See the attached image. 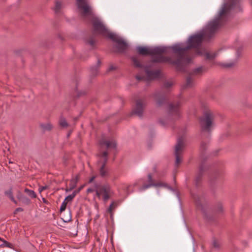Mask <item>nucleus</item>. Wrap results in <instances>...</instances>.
I'll return each mask as SVG.
<instances>
[{"label": "nucleus", "mask_w": 252, "mask_h": 252, "mask_svg": "<svg viewBox=\"0 0 252 252\" xmlns=\"http://www.w3.org/2000/svg\"><path fill=\"white\" fill-rule=\"evenodd\" d=\"M241 10V0H228L222 4L214 19L202 30L190 36L186 42L175 44L171 47H151L150 55L153 56V61L174 64L179 70L184 71V65L189 63L191 60L186 52L191 48L200 46L203 39L209 40L233 13Z\"/></svg>", "instance_id": "obj_1"}, {"label": "nucleus", "mask_w": 252, "mask_h": 252, "mask_svg": "<svg viewBox=\"0 0 252 252\" xmlns=\"http://www.w3.org/2000/svg\"><path fill=\"white\" fill-rule=\"evenodd\" d=\"M76 4L81 16L92 22L94 32L107 36L114 41L116 43V47L119 52L123 53L126 51L128 47L127 43L117 34L109 32L102 20L95 14L92 7L86 0H76Z\"/></svg>", "instance_id": "obj_2"}, {"label": "nucleus", "mask_w": 252, "mask_h": 252, "mask_svg": "<svg viewBox=\"0 0 252 252\" xmlns=\"http://www.w3.org/2000/svg\"><path fill=\"white\" fill-rule=\"evenodd\" d=\"M208 70V67L200 65L191 69L187 73L186 81L183 87L184 89L191 88L197 83V80Z\"/></svg>", "instance_id": "obj_3"}, {"label": "nucleus", "mask_w": 252, "mask_h": 252, "mask_svg": "<svg viewBox=\"0 0 252 252\" xmlns=\"http://www.w3.org/2000/svg\"><path fill=\"white\" fill-rule=\"evenodd\" d=\"M190 193L198 209L203 213L205 218L208 221L215 220V216L207 212L208 204L205 197L203 195H199L198 193L195 192L193 190L191 189Z\"/></svg>", "instance_id": "obj_4"}, {"label": "nucleus", "mask_w": 252, "mask_h": 252, "mask_svg": "<svg viewBox=\"0 0 252 252\" xmlns=\"http://www.w3.org/2000/svg\"><path fill=\"white\" fill-rule=\"evenodd\" d=\"M213 118V114L210 111L205 112L203 116L200 118V123L202 137L209 138L213 125L212 121Z\"/></svg>", "instance_id": "obj_5"}, {"label": "nucleus", "mask_w": 252, "mask_h": 252, "mask_svg": "<svg viewBox=\"0 0 252 252\" xmlns=\"http://www.w3.org/2000/svg\"><path fill=\"white\" fill-rule=\"evenodd\" d=\"M173 84L174 83L171 81H165L163 83L160 90L156 92L154 94L153 96L158 106H161L164 104L166 101V93L169 91L170 88Z\"/></svg>", "instance_id": "obj_6"}, {"label": "nucleus", "mask_w": 252, "mask_h": 252, "mask_svg": "<svg viewBox=\"0 0 252 252\" xmlns=\"http://www.w3.org/2000/svg\"><path fill=\"white\" fill-rule=\"evenodd\" d=\"M133 64L135 67L140 68H143L145 72L146 79L148 80H153L158 78L160 75L159 70H152L148 66H144L138 60L137 57H132L131 58Z\"/></svg>", "instance_id": "obj_7"}, {"label": "nucleus", "mask_w": 252, "mask_h": 252, "mask_svg": "<svg viewBox=\"0 0 252 252\" xmlns=\"http://www.w3.org/2000/svg\"><path fill=\"white\" fill-rule=\"evenodd\" d=\"M148 181L149 182H150V183H149V184L145 185L143 186H142V187H141L140 188H139V191H142L143 190H145V189H148L149 188H150L151 187H164L165 188H166L169 190H170L176 195V196L177 197V198L178 200L180 205H181V199L180 197L179 193L178 191H177L175 189H174L173 188H172L171 187L168 186L167 184H165V183H152V177L150 174H148Z\"/></svg>", "instance_id": "obj_8"}, {"label": "nucleus", "mask_w": 252, "mask_h": 252, "mask_svg": "<svg viewBox=\"0 0 252 252\" xmlns=\"http://www.w3.org/2000/svg\"><path fill=\"white\" fill-rule=\"evenodd\" d=\"M95 193L96 196L100 198L101 195L104 201H107L110 197V195L113 193L111 186L108 184H105L100 186L99 188L97 184L95 185Z\"/></svg>", "instance_id": "obj_9"}, {"label": "nucleus", "mask_w": 252, "mask_h": 252, "mask_svg": "<svg viewBox=\"0 0 252 252\" xmlns=\"http://www.w3.org/2000/svg\"><path fill=\"white\" fill-rule=\"evenodd\" d=\"M185 148V139L181 137L178 139L175 146V165L178 166L182 161V155Z\"/></svg>", "instance_id": "obj_10"}, {"label": "nucleus", "mask_w": 252, "mask_h": 252, "mask_svg": "<svg viewBox=\"0 0 252 252\" xmlns=\"http://www.w3.org/2000/svg\"><path fill=\"white\" fill-rule=\"evenodd\" d=\"M180 101H178L175 104L170 103L168 109V116L171 120H175L180 117L181 114L179 110Z\"/></svg>", "instance_id": "obj_11"}, {"label": "nucleus", "mask_w": 252, "mask_h": 252, "mask_svg": "<svg viewBox=\"0 0 252 252\" xmlns=\"http://www.w3.org/2000/svg\"><path fill=\"white\" fill-rule=\"evenodd\" d=\"M99 160V162H102V164L99 167V173L101 177H104L108 175V170L105 168V165L108 160V153L107 151L100 153L98 155Z\"/></svg>", "instance_id": "obj_12"}, {"label": "nucleus", "mask_w": 252, "mask_h": 252, "mask_svg": "<svg viewBox=\"0 0 252 252\" xmlns=\"http://www.w3.org/2000/svg\"><path fill=\"white\" fill-rule=\"evenodd\" d=\"M147 100L145 98H140L136 100L133 112L139 117L143 116V110L146 105Z\"/></svg>", "instance_id": "obj_13"}, {"label": "nucleus", "mask_w": 252, "mask_h": 252, "mask_svg": "<svg viewBox=\"0 0 252 252\" xmlns=\"http://www.w3.org/2000/svg\"><path fill=\"white\" fill-rule=\"evenodd\" d=\"M99 145L102 148L103 146H106L107 148H115L116 143L113 139L106 140L104 138L100 139Z\"/></svg>", "instance_id": "obj_14"}, {"label": "nucleus", "mask_w": 252, "mask_h": 252, "mask_svg": "<svg viewBox=\"0 0 252 252\" xmlns=\"http://www.w3.org/2000/svg\"><path fill=\"white\" fill-rule=\"evenodd\" d=\"M64 3L63 1L57 0L55 2V6L53 10L56 14H60L61 13L62 9L64 7Z\"/></svg>", "instance_id": "obj_15"}, {"label": "nucleus", "mask_w": 252, "mask_h": 252, "mask_svg": "<svg viewBox=\"0 0 252 252\" xmlns=\"http://www.w3.org/2000/svg\"><path fill=\"white\" fill-rule=\"evenodd\" d=\"M101 64L100 60H98L97 63L94 65L90 67V72L91 76L94 77L98 73V68Z\"/></svg>", "instance_id": "obj_16"}, {"label": "nucleus", "mask_w": 252, "mask_h": 252, "mask_svg": "<svg viewBox=\"0 0 252 252\" xmlns=\"http://www.w3.org/2000/svg\"><path fill=\"white\" fill-rule=\"evenodd\" d=\"M150 47H141V46H137L136 49L138 52V53L141 55H150Z\"/></svg>", "instance_id": "obj_17"}, {"label": "nucleus", "mask_w": 252, "mask_h": 252, "mask_svg": "<svg viewBox=\"0 0 252 252\" xmlns=\"http://www.w3.org/2000/svg\"><path fill=\"white\" fill-rule=\"evenodd\" d=\"M203 171H204V167L203 165H201L199 167V172L195 179L194 184H195V187L196 188H197L199 186V184L201 180V178L202 176Z\"/></svg>", "instance_id": "obj_18"}, {"label": "nucleus", "mask_w": 252, "mask_h": 252, "mask_svg": "<svg viewBox=\"0 0 252 252\" xmlns=\"http://www.w3.org/2000/svg\"><path fill=\"white\" fill-rule=\"evenodd\" d=\"M17 197L20 201L25 204H29L31 202V200L27 196L23 194L21 192H18Z\"/></svg>", "instance_id": "obj_19"}, {"label": "nucleus", "mask_w": 252, "mask_h": 252, "mask_svg": "<svg viewBox=\"0 0 252 252\" xmlns=\"http://www.w3.org/2000/svg\"><path fill=\"white\" fill-rule=\"evenodd\" d=\"M207 147V142L206 141H202L200 145V157L201 158H204L205 155V151Z\"/></svg>", "instance_id": "obj_20"}, {"label": "nucleus", "mask_w": 252, "mask_h": 252, "mask_svg": "<svg viewBox=\"0 0 252 252\" xmlns=\"http://www.w3.org/2000/svg\"><path fill=\"white\" fill-rule=\"evenodd\" d=\"M40 126L44 131H50L53 128L52 124L49 123H41L40 124Z\"/></svg>", "instance_id": "obj_21"}, {"label": "nucleus", "mask_w": 252, "mask_h": 252, "mask_svg": "<svg viewBox=\"0 0 252 252\" xmlns=\"http://www.w3.org/2000/svg\"><path fill=\"white\" fill-rule=\"evenodd\" d=\"M205 56L206 58L208 60H213L218 56V52L215 53H209L205 52Z\"/></svg>", "instance_id": "obj_22"}, {"label": "nucleus", "mask_w": 252, "mask_h": 252, "mask_svg": "<svg viewBox=\"0 0 252 252\" xmlns=\"http://www.w3.org/2000/svg\"><path fill=\"white\" fill-rule=\"evenodd\" d=\"M4 194L7 195L12 201H13L14 203L17 204V201L13 196L11 189H9L5 191Z\"/></svg>", "instance_id": "obj_23"}, {"label": "nucleus", "mask_w": 252, "mask_h": 252, "mask_svg": "<svg viewBox=\"0 0 252 252\" xmlns=\"http://www.w3.org/2000/svg\"><path fill=\"white\" fill-rule=\"evenodd\" d=\"M0 241H1L2 243L0 244V247H7L9 248H12V244L8 243L4 239L0 238Z\"/></svg>", "instance_id": "obj_24"}, {"label": "nucleus", "mask_w": 252, "mask_h": 252, "mask_svg": "<svg viewBox=\"0 0 252 252\" xmlns=\"http://www.w3.org/2000/svg\"><path fill=\"white\" fill-rule=\"evenodd\" d=\"M25 192L27 193V194L32 198H34L36 197V193L32 190H31L28 189H25Z\"/></svg>", "instance_id": "obj_25"}, {"label": "nucleus", "mask_w": 252, "mask_h": 252, "mask_svg": "<svg viewBox=\"0 0 252 252\" xmlns=\"http://www.w3.org/2000/svg\"><path fill=\"white\" fill-rule=\"evenodd\" d=\"M59 124L61 126L63 127H66L68 126L67 122L63 117H61L59 120Z\"/></svg>", "instance_id": "obj_26"}, {"label": "nucleus", "mask_w": 252, "mask_h": 252, "mask_svg": "<svg viewBox=\"0 0 252 252\" xmlns=\"http://www.w3.org/2000/svg\"><path fill=\"white\" fill-rule=\"evenodd\" d=\"M76 193H77V191H74L72 194L67 196L65 198V200H67V201H71L73 199V198L75 196V195H76Z\"/></svg>", "instance_id": "obj_27"}, {"label": "nucleus", "mask_w": 252, "mask_h": 252, "mask_svg": "<svg viewBox=\"0 0 252 252\" xmlns=\"http://www.w3.org/2000/svg\"><path fill=\"white\" fill-rule=\"evenodd\" d=\"M235 63H236V61H235L234 62H231L229 63H223L222 65L223 66H224L225 67L229 68V67L233 66L235 64Z\"/></svg>", "instance_id": "obj_28"}, {"label": "nucleus", "mask_w": 252, "mask_h": 252, "mask_svg": "<svg viewBox=\"0 0 252 252\" xmlns=\"http://www.w3.org/2000/svg\"><path fill=\"white\" fill-rule=\"evenodd\" d=\"M65 200L64 199V200L63 202L61 207H60V211L61 212L64 211L66 208V204H67V203L65 202Z\"/></svg>", "instance_id": "obj_29"}, {"label": "nucleus", "mask_w": 252, "mask_h": 252, "mask_svg": "<svg viewBox=\"0 0 252 252\" xmlns=\"http://www.w3.org/2000/svg\"><path fill=\"white\" fill-rule=\"evenodd\" d=\"M87 43L92 47H94L95 43V40L94 38H91L87 41Z\"/></svg>", "instance_id": "obj_30"}, {"label": "nucleus", "mask_w": 252, "mask_h": 252, "mask_svg": "<svg viewBox=\"0 0 252 252\" xmlns=\"http://www.w3.org/2000/svg\"><path fill=\"white\" fill-rule=\"evenodd\" d=\"M115 204V202L113 201L112 202L110 205H109V207L107 208V212L109 213H111L112 212V208H113V207L114 206V205Z\"/></svg>", "instance_id": "obj_31"}, {"label": "nucleus", "mask_w": 252, "mask_h": 252, "mask_svg": "<svg viewBox=\"0 0 252 252\" xmlns=\"http://www.w3.org/2000/svg\"><path fill=\"white\" fill-rule=\"evenodd\" d=\"M222 210H223V209H222V206L221 204V203H219L218 204L217 211L218 213H220V212H221L222 211Z\"/></svg>", "instance_id": "obj_32"}, {"label": "nucleus", "mask_w": 252, "mask_h": 252, "mask_svg": "<svg viewBox=\"0 0 252 252\" xmlns=\"http://www.w3.org/2000/svg\"><path fill=\"white\" fill-rule=\"evenodd\" d=\"M47 189V186H40V187H39V188L38 189V191L40 193V192H41L42 191H43V190H45Z\"/></svg>", "instance_id": "obj_33"}, {"label": "nucleus", "mask_w": 252, "mask_h": 252, "mask_svg": "<svg viewBox=\"0 0 252 252\" xmlns=\"http://www.w3.org/2000/svg\"><path fill=\"white\" fill-rule=\"evenodd\" d=\"M213 246L216 248L218 249L219 248V244L216 240L213 241Z\"/></svg>", "instance_id": "obj_34"}, {"label": "nucleus", "mask_w": 252, "mask_h": 252, "mask_svg": "<svg viewBox=\"0 0 252 252\" xmlns=\"http://www.w3.org/2000/svg\"><path fill=\"white\" fill-rule=\"evenodd\" d=\"M116 69V67L114 66L113 65H111L109 67V68L107 69V72H109L112 70H114Z\"/></svg>", "instance_id": "obj_35"}, {"label": "nucleus", "mask_w": 252, "mask_h": 252, "mask_svg": "<svg viewBox=\"0 0 252 252\" xmlns=\"http://www.w3.org/2000/svg\"><path fill=\"white\" fill-rule=\"evenodd\" d=\"M77 181H78V178L77 177H75V178L71 180V184L72 183H74L75 184H76L77 182Z\"/></svg>", "instance_id": "obj_36"}, {"label": "nucleus", "mask_w": 252, "mask_h": 252, "mask_svg": "<svg viewBox=\"0 0 252 252\" xmlns=\"http://www.w3.org/2000/svg\"><path fill=\"white\" fill-rule=\"evenodd\" d=\"M144 76H141L140 75H137L136 76V78L137 80H141L144 78Z\"/></svg>", "instance_id": "obj_37"}, {"label": "nucleus", "mask_w": 252, "mask_h": 252, "mask_svg": "<svg viewBox=\"0 0 252 252\" xmlns=\"http://www.w3.org/2000/svg\"><path fill=\"white\" fill-rule=\"evenodd\" d=\"M23 209L22 208H17L15 209L14 213L16 214L17 212L23 211Z\"/></svg>", "instance_id": "obj_38"}, {"label": "nucleus", "mask_w": 252, "mask_h": 252, "mask_svg": "<svg viewBox=\"0 0 252 252\" xmlns=\"http://www.w3.org/2000/svg\"><path fill=\"white\" fill-rule=\"evenodd\" d=\"M159 123L160 124H161L163 126H165L166 125V122H164L163 120H160L159 121Z\"/></svg>", "instance_id": "obj_39"}, {"label": "nucleus", "mask_w": 252, "mask_h": 252, "mask_svg": "<svg viewBox=\"0 0 252 252\" xmlns=\"http://www.w3.org/2000/svg\"><path fill=\"white\" fill-rule=\"evenodd\" d=\"M95 189H92V188H88V189H87V192L88 193L92 192H93V191H95Z\"/></svg>", "instance_id": "obj_40"}, {"label": "nucleus", "mask_w": 252, "mask_h": 252, "mask_svg": "<svg viewBox=\"0 0 252 252\" xmlns=\"http://www.w3.org/2000/svg\"><path fill=\"white\" fill-rule=\"evenodd\" d=\"M76 184H75L74 183H72V184L70 183L71 187H70V190H71V189H73L74 188H75L76 187Z\"/></svg>", "instance_id": "obj_41"}, {"label": "nucleus", "mask_w": 252, "mask_h": 252, "mask_svg": "<svg viewBox=\"0 0 252 252\" xmlns=\"http://www.w3.org/2000/svg\"><path fill=\"white\" fill-rule=\"evenodd\" d=\"M218 175H219V173L218 172L215 173V174L214 175V176L213 177H211V180H213L214 178L216 179L217 177L218 176Z\"/></svg>", "instance_id": "obj_42"}, {"label": "nucleus", "mask_w": 252, "mask_h": 252, "mask_svg": "<svg viewBox=\"0 0 252 252\" xmlns=\"http://www.w3.org/2000/svg\"><path fill=\"white\" fill-rule=\"evenodd\" d=\"M219 152V150H216L212 153L213 156L217 155V153Z\"/></svg>", "instance_id": "obj_43"}, {"label": "nucleus", "mask_w": 252, "mask_h": 252, "mask_svg": "<svg viewBox=\"0 0 252 252\" xmlns=\"http://www.w3.org/2000/svg\"><path fill=\"white\" fill-rule=\"evenodd\" d=\"M128 189V187H125V189H124L126 192V193L127 194H129V193Z\"/></svg>", "instance_id": "obj_44"}, {"label": "nucleus", "mask_w": 252, "mask_h": 252, "mask_svg": "<svg viewBox=\"0 0 252 252\" xmlns=\"http://www.w3.org/2000/svg\"><path fill=\"white\" fill-rule=\"evenodd\" d=\"M95 178V176H93L92 178H91L89 180V183H92V182H93V181L94 180Z\"/></svg>", "instance_id": "obj_45"}, {"label": "nucleus", "mask_w": 252, "mask_h": 252, "mask_svg": "<svg viewBox=\"0 0 252 252\" xmlns=\"http://www.w3.org/2000/svg\"><path fill=\"white\" fill-rule=\"evenodd\" d=\"M197 54L198 55H202V53L201 51H197Z\"/></svg>", "instance_id": "obj_46"}, {"label": "nucleus", "mask_w": 252, "mask_h": 252, "mask_svg": "<svg viewBox=\"0 0 252 252\" xmlns=\"http://www.w3.org/2000/svg\"><path fill=\"white\" fill-rule=\"evenodd\" d=\"M69 216H70V217H69V220H68V221H69L71 220V215H70V212H69Z\"/></svg>", "instance_id": "obj_47"}, {"label": "nucleus", "mask_w": 252, "mask_h": 252, "mask_svg": "<svg viewBox=\"0 0 252 252\" xmlns=\"http://www.w3.org/2000/svg\"><path fill=\"white\" fill-rule=\"evenodd\" d=\"M43 201L44 202H45V203H46V199H45V198H43Z\"/></svg>", "instance_id": "obj_48"}, {"label": "nucleus", "mask_w": 252, "mask_h": 252, "mask_svg": "<svg viewBox=\"0 0 252 252\" xmlns=\"http://www.w3.org/2000/svg\"><path fill=\"white\" fill-rule=\"evenodd\" d=\"M70 133L69 132V133L67 134V137H69V135H70Z\"/></svg>", "instance_id": "obj_49"}, {"label": "nucleus", "mask_w": 252, "mask_h": 252, "mask_svg": "<svg viewBox=\"0 0 252 252\" xmlns=\"http://www.w3.org/2000/svg\"><path fill=\"white\" fill-rule=\"evenodd\" d=\"M221 51V49H220V51H218L217 52H218V54H219V52L220 51Z\"/></svg>", "instance_id": "obj_50"}, {"label": "nucleus", "mask_w": 252, "mask_h": 252, "mask_svg": "<svg viewBox=\"0 0 252 252\" xmlns=\"http://www.w3.org/2000/svg\"><path fill=\"white\" fill-rule=\"evenodd\" d=\"M221 51V49H220V51H218L217 52H218V54H219V52L220 51Z\"/></svg>", "instance_id": "obj_51"}, {"label": "nucleus", "mask_w": 252, "mask_h": 252, "mask_svg": "<svg viewBox=\"0 0 252 252\" xmlns=\"http://www.w3.org/2000/svg\"><path fill=\"white\" fill-rule=\"evenodd\" d=\"M191 238H192V240H193V241H194V238H193L192 236V235H191Z\"/></svg>", "instance_id": "obj_52"}, {"label": "nucleus", "mask_w": 252, "mask_h": 252, "mask_svg": "<svg viewBox=\"0 0 252 252\" xmlns=\"http://www.w3.org/2000/svg\"><path fill=\"white\" fill-rule=\"evenodd\" d=\"M251 0V4L252 5V0Z\"/></svg>", "instance_id": "obj_53"}]
</instances>
